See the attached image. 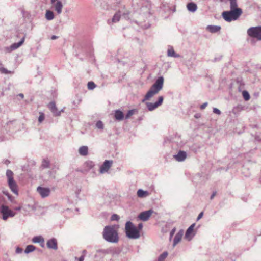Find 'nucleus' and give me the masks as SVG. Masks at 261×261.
I'll return each instance as SVG.
<instances>
[{
  "label": "nucleus",
  "mask_w": 261,
  "mask_h": 261,
  "mask_svg": "<svg viewBox=\"0 0 261 261\" xmlns=\"http://www.w3.org/2000/svg\"><path fill=\"white\" fill-rule=\"evenodd\" d=\"M164 81V79L162 76L159 77L154 83L151 86L142 100V102H144L145 101L149 100L154 95L157 94L163 89Z\"/></svg>",
  "instance_id": "nucleus-2"
},
{
  "label": "nucleus",
  "mask_w": 261,
  "mask_h": 261,
  "mask_svg": "<svg viewBox=\"0 0 261 261\" xmlns=\"http://www.w3.org/2000/svg\"><path fill=\"white\" fill-rule=\"evenodd\" d=\"M55 17L54 14L53 12L50 10H47L45 13V18L47 20H51Z\"/></svg>",
  "instance_id": "nucleus-27"
},
{
  "label": "nucleus",
  "mask_w": 261,
  "mask_h": 261,
  "mask_svg": "<svg viewBox=\"0 0 261 261\" xmlns=\"http://www.w3.org/2000/svg\"><path fill=\"white\" fill-rule=\"evenodd\" d=\"M216 194V192H214V193L212 194V195L211 196V198H211V199H213L214 198V197L215 196Z\"/></svg>",
  "instance_id": "nucleus-53"
},
{
  "label": "nucleus",
  "mask_w": 261,
  "mask_h": 261,
  "mask_svg": "<svg viewBox=\"0 0 261 261\" xmlns=\"http://www.w3.org/2000/svg\"><path fill=\"white\" fill-rule=\"evenodd\" d=\"M187 8L189 11L191 12H194L197 9V5L193 2L189 3L187 5Z\"/></svg>",
  "instance_id": "nucleus-20"
},
{
  "label": "nucleus",
  "mask_w": 261,
  "mask_h": 261,
  "mask_svg": "<svg viewBox=\"0 0 261 261\" xmlns=\"http://www.w3.org/2000/svg\"><path fill=\"white\" fill-rule=\"evenodd\" d=\"M213 112L218 115H220L221 113L220 110L216 108L213 109Z\"/></svg>",
  "instance_id": "nucleus-43"
},
{
  "label": "nucleus",
  "mask_w": 261,
  "mask_h": 261,
  "mask_svg": "<svg viewBox=\"0 0 261 261\" xmlns=\"http://www.w3.org/2000/svg\"><path fill=\"white\" fill-rule=\"evenodd\" d=\"M114 116L117 120L121 121L123 119L124 115L121 111L117 110L115 112Z\"/></svg>",
  "instance_id": "nucleus-19"
},
{
  "label": "nucleus",
  "mask_w": 261,
  "mask_h": 261,
  "mask_svg": "<svg viewBox=\"0 0 261 261\" xmlns=\"http://www.w3.org/2000/svg\"><path fill=\"white\" fill-rule=\"evenodd\" d=\"M230 1V9L232 10H234L235 9H240L238 8V4L237 2V0H229Z\"/></svg>",
  "instance_id": "nucleus-31"
},
{
  "label": "nucleus",
  "mask_w": 261,
  "mask_h": 261,
  "mask_svg": "<svg viewBox=\"0 0 261 261\" xmlns=\"http://www.w3.org/2000/svg\"><path fill=\"white\" fill-rule=\"evenodd\" d=\"M137 110L136 109H132V110H129L126 116H125V118L126 119H128L131 116H132L133 115H134L136 112H137Z\"/></svg>",
  "instance_id": "nucleus-35"
},
{
  "label": "nucleus",
  "mask_w": 261,
  "mask_h": 261,
  "mask_svg": "<svg viewBox=\"0 0 261 261\" xmlns=\"http://www.w3.org/2000/svg\"><path fill=\"white\" fill-rule=\"evenodd\" d=\"M248 35L261 40V26L251 27L247 30Z\"/></svg>",
  "instance_id": "nucleus-6"
},
{
  "label": "nucleus",
  "mask_w": 261,
  "mask_h": 261,
  "mask_svg": "<svg viewBox=\"0 0 261 261\" xmlns=\"http://www.w3.org/2000/svg\"><path fill=\"white\" fill-rule=\"evenodd\" d=\"M167 55L169 57H174V58H179L180 55L178 54H176L173 48L172 47H170L168 48L167 51Z\"/></svg>",
  "instance_id": "nucleus-21"
},
{
  "label": "nucleus",
  "mask_w": 261,
  "mask_h": 261,
  "mask_svg": "<svg viewBox=\"0 0 261 261\" xmlns=\"http://www.w3.org/2000/svg\"><path fill=\"white\" fill-rule=\"evenodd\" d=\"M13 172L10 170H7L6 171V176L8 179V186L12 192L18 195V186L17 183L13 178Z\"/></svg>",
  "instance_id": "nucleus-5"
},
{
  "label": "nucleus",
  "mask_w": 261,
  "mask_h": 261,
  "mask_svg": "<svg viewBox=\"0 0 261 261\" xmlns=\"http://www.w3.org/2000/svg\"><path fill=\"white\" fill-rule=\"evenodd\" d=\"M6 163H9V161H6Z\"/></svg>",
  "instance_id": "nucleus-60"
},
{
  "label": "nucleus",
  "mask_w": 261,
  "mask_h": 261,
  "mask_svg": "<svg viewBox=\"0 0 261 261\" xmlns=\"http://www.w3.org/2000/svg\"><path fill=\"white\" fill-rule=\"evenodd\" d=\"M184 233L182 230H179L178 233L175 235L174 240L173 246L174 247L178 243H179L181 240Z\"/></svg>",
  "instance_id": "nucleus-15"
},
{
  "label": "nucleus",
  "mask_w": 261,
  "mask_h": 261,
  "mask_svg": "<svg viewBox=\"0 0 261 261\" xmlns=\"http://www.w3.org/2000/svg\"><path fill=\"white\" fill-rule=\"evenodd\" d=\"M18 96H20L21 98H23L24 97V95L22 93L19 94Z\"/></svg>",
  "instance_id": "nucleus-56"
},
{
  "label": "nucleus",
  "mask_w": 261,
  "mask_h": 261,
  "mask_svg": "<svg viewBox=\"0 0 261 261\" xmlns=\"http://www.w3.org/2000/svg\"><path fill=\"white\" fill-rule=\"evenodd\" d=\"M203 216V212H201L198 216L197 218V221H198L200 219L202 218Z\"/></svg>",
  "instance_id": "nucleus-50"
},
{
  "label": "nucleus",
  "mask_w": 261,
  "mask_h": 261,
  "mask_svg": "<svg viewBox=\"0 0 261 261\" xmlns=\"http://www.w3.org/2000/svg\"><path fill=\"white\" fill-rule=\"evenodd\" d=\"M242 11L241 9H231L230 11H224L222 13V16L225 20L227 22H231L237 20L241 15Z\"/></svg>",
  "instance_id": "nucleus-3"
},
{
  "label": "nucleus",
  "mask_w": 261,
  "mask_h": 261,
  "mask_svg": "<svg viewBox=\"0 0 261 261\" xmlns=\"http://www.w3.org/2000/svg\"><path fill=\"white\" fill-rule=\"evenodd\" d=\"M75 259L77 261H84V255H82L80 258H77V257H75Z\"/></svg>",
  "instance_id": "nucleus-47"
},
{
  "label": "nucleus",
  "mask_w": 261,
  "mask_h": 261,
  "mask_svg": "<svg viewBox=\"0 0 261 261\" xmlns=\"http://www.w3.org/2000/svg\"><path fill=\"white\" fill-rule=\"evenodd\" d=\"M242 94L245 100H248L250 99V95L247 91H243Z\"/></svg>",
  "instance_id": "nucleus-37"
},
{
  "label": "nucleus",
  "mask_w": 261,
  "mask_h": 261,
  "mask_svg": "<svg viewBox=\"0 0 261 261\" xmlns=\"http://www.w3.org/2000/svg\"><path fill=\"white\" fill-rule=\"evenodd\" d=\"M119 219V217L117 214H113L111 217L112 220L118 221Z\"/></svg>",
  "instance_id": "nucleus-41"
},
{
  "label": "nucleus",
  "mask_w": 261,
  "mask_h": 261,
  "mask_svg": "<svg viewBox=\"0 0 261 261\" xmlns=\"http://www.w3.org/2000/svg\"><path fill=\"white\" fill-rule=\"evenodd\" d=\"M50 167V162L47 159H43L42 161L40 168L42 169L48 168Z\"/></svg>",
  "instance_id": "nucleus-26"
},
{
  "label": "nucleus",
  "mask_w": 261,
  "mask_h": 261,
  "mask_svg": "<svg viewBox=\"0 0 261 261\" xmlns=\"http://www.w3.org/2000/svg\"><path fill=\"white\" fill-rule=\"evenodd\" d=\"M6 163H9V161H6Z\"/></svg>",
  "instance_id": "nucleus-59"
},
{
  "label": "nucleus",
  "mask_w": 261,
  "mask_h": 261,
  "mask_svg": "<svg viewBox=\"0 0 261 261\" xmlns=\"http://www.w3.org/2000/svg\"><path fill=\"white\" fill-rule=\"evenodd\" d=\"M195 226V223L192 224L187 229V230L186 231L185 238L189 241L191 240L195 235V234L193 233V230H194Z\"/></svg>",
  "instance_id": "nucleus-11"
},
{
  "label": "nucleus",
  "mask_w": 261,
  "mask_h": 261,
  "mask_svg": "<svg viewBox=\"0 0 261 261\" xmlns=\"http://www.w3.org/2000/svg\"><path fill=\"white\" fill-rule=\"evenodd\" d=\"M48 106L54 115L59 116L61 114V111H58L56 104L54 102H50Z\"/></svg>",
  "instance_id": "nucleus-16"
},
{
  "label": "nucleus",
  "mask_w": 261,
  "mask_h": 261,
  "mask_svg": "<svg viewBox=\"0 0 261 261\" xmlns=\"http://www.w3.org/2000/svg\"><path fill=\"white\" fill-rule=\"evenodd\" d=\"M174 158L178 162H182L187 158V153L184 151L180 150L177 154L174 155Z\"/></svg>",
  "instance_id": "nucleus-14"
},
{
  "label": "nucleus",
  "mask_w": 261,
  "mask_h": 261,
  "mask_svg": "<svg viewBox=\"0 0 261 261\" xmlns=\"http://www.w3.org/2000/svg\"><path fill=\"white\" fill-rule=\"evenodd\" d=\"M32 242L34 243H40L42 247H44V238L41 236H37L33 238Z\"/></svg>",
  "instance_id": "nucleus-18"
},
{
  "label": "nucleus",
  "mask_w": 261,
  "mask_h": 261,
  "mask_svg": "<svg viewBox=\"0 0 261 261\" xmlns=\"http://www.w3.org/2000/svg\"><path fill=\"white\" fill-rule=\"evenodd\" d=\"M2 199H3V197L1 195H0V203H1V202L2 201Z\"/></svg>",
  "instance_id": "nucleus-58"
},
{
  "label": "nucleus",
  "mask_w": 261,
  "mask_h": 261,
  "mask_svg": "<svg viewBox=\"0 0 261 261\" xmlns=\"http://www.w3.org/2000/svg\"><path fill=\"white\" fill-rule=\"evenodd\" d=\"M23 208L25 210H34V206L33 205H31L30 204H28V205H25Z\"/></svg>",
  "instance_id": "nucleus-42"
},
{
  "label": "nucleus",
  "mask_w": 261,
  "mask_h": 261,
  "mask_svg": "<svg viewBox=\"0 0 261 261\" xmlns=\"http://www.w3.org/2000/svg\"><path fill=\"white\" fill-rule=\"evenodd\" d=\"M57 0H50V2L51 4H54L55 2H56Z\"/></svg>",
  "instance_id": "nucleus-57"
},
{
  "label": "nucleus",
  "mask_w": 261,
  "mask_h": 261,
  "mask_svg": "<svg viewBox=\"0 0 261 261\" xmlns=\"http://www.w3.org/2000/svg\"><path fill=\"white\" fill-rule=\"evenodd\" d=\"M112 160H105L100 167L99 172L101 174L108 172L113 164Z\"/></svg>",
  "instance_id": "nucleus-9"
},
{
  "label": "nucleus",
  "mask_w": 261,
  "mask_h": 261,
  "mask_svg": "<svg viewBox=\"0 0 261 261\" xmlns=\"http://www.w3.org/2000/svg\"><path fill=\"white\" fill-rule=\"evenodd\" d=\"M102 237L105 241L111 243H117L119 236L117 228L114 225H108L104 227Z\"/></svg>",
  "instance_id": "nucleus-1"
},
{
  "label": "nucleus",
  "mask_w": 261,
  "mask_h": 261,
  "mask_svg": "<svg viewBox=\"0 0 261 261\" xmlns=\"http://www.w3.org/2000/svg\"><path fill=\"white\" fill-rule=\"evenodd\" d=\"M21 206H18V207H16L14 208V210H16V211H19L21 209Z\"/></svg>",
  "instance_id": "nucleus-54"
},
{
  "label": "nucleus",
  "mask_w": 261,
  "mask_h": 261,
  "mask_svg": "<svg viewBox=\"0 0 261 261\" xmlns=\"http://www.w3.org/2000/svg\"><path fill=\"white\" fill-rule=\"evenodd\" d=\"M25 36L22 37L19 42L13 43L9 47L7 48L8 51H12L20 47L23 44Z\"/></svg>",
  "instance_id": "nucleus-13"
},
{
  "label": "nucleus",
  "mask_w": 261,
  "mask_h": 261,
  "mask_svg": "<svg viewBox=\"0 0 261 261\" xmlns=\"http://www.w3.org/2000/svg\"><path fill=\"white\" fill-rule=\"evenodd\" d=\"M88 148L86 146H82L79 149V153L80 155L85 156L88 154Z\"/></svg>",
  "instance_id": "nucleus-23"
},
{
  "label": "nucleus",
  "mask_w": 261,
  "mask_h": 261,
  "mask_svg": "<svg viewBox=\"0 0 261 261\" xmlns=\"http://www.w3.org/2000/svg\"><path fill=\"white\" fill-rule=\"evenodd\" d=\"M54 10L57 12L58 14L62 13L63 4L60 1H58L53 4Z\"/></svg>",
  "instance_id": "nucleus-17"
},
{
  "label": "nucleus",
  "mask_w": 261,
  "mask_h": 261,
  "mask_svg": "<svg viewBox=\"0 0 261 261\" xmlns=\"http://www.w3.org/2000/svg\"><path fill=\"white\" fill-rule=\"evenodd\" d=\"M85 165L88 170L91 169L95 165L94 162L91 161L86 162Z\"/></svg>",
  "instance_id": "nucleus-34"
},
{
  "label": "nucleus",
  "mask_w": 261,
  "mask_h": 261,
  "mask_svg": "<svg viewBox=\"0 0 261 261\" xmlns=\"http://www.w3.org/2000/svg\"><path fill=\"white\" fill-rule=\"evenodd\" d=\"M168 252L165 251L161 254L158 257L157 261H164L168 256Z\"/></svg>",
  "instance_id": "nucleus-33"
},
{
  "label": "nucleus",
  "mask_w": 261,
  "mask_h": 261,
  "mask_svg": "<svg viewBox=\"0 0 261 261\" xmlns=\"http://www.w3.org/2000/svg\"><path fill=\"white\" fill-rule=\"evenodd\" d=\"M44 115L43 113H40V115L38 118V122L41 123L44 119Z\"/></svg>",
  "instance_id": "nucleus-40"
},
{
  "label": "nucleus",
  "mask_w": 261,
  "mask_h": 261,
  "mask_svg": "<svg viewBox=\"0 0 261 261\" xmlns=\"http://www.w3.org/2000/svg\"><path fill=\"white\" fill-rule=\"evenodd\" d=\"M23 251V249L20 248V247H17L16 248V253H17V254H20V253H21Z\"/></svg>",
  "instance_id": "nucleus-46"
},
{
  "label": "nucleus",
  "mask_w": 261,
  "mask_h": 261,
  "mask_svg": "<svg viewBox=\"0 0 261 261\" xmlns=\"http://www.w3.org/2000/svg\"><path fill=\"white\" fill-rule=\"evenodd\" d=\"M153 213V211L151 209L148 211L141 212L138 215V218L143 221H146L148 220L151 214Z\"/></svg>",
  "instance_id": "nucleus-10"
},
{
  "label": "nucleus",
  "mask_w": 261,
  "mask_h": 261,
  "mask_svg": "<svg viewBox=\"0 0 261 261\" xmlns=\"http://www.w3.org/2000/svg\"><path fill=\"white\" fill-rule=\"evenodd\" d=\"M143 228V224L142 223H139L138 225V228L139 230H141Z\"/></svg>",
  "instance_id": "nucleus-51"
},
{
  "label": "nucleus",
  "mask_w": 261,
  "mask_h": 261,
  "mask_svg": "<svg viewBox=\"0 0 261 261\" xmlns=\"http://www.w3.org/2000/svg\"><path fill=\"white\" fill-rule=\"evenodd\" d=\"M58 38H59V37H58V36H56V35H53V36L51 37L50 39H51V40H55V39H58Z\"/></svg>",
  "instance_id": "nucleus-52"
},
{
  "label": "nucleus",
  "mask_w": 261,
  "mask_h": 261,
  "mask_svg": "<svg viewBox=\"0 0 261 261\" xmlns=\"http://www.w3.org/2000/svg\"><path fill=\"white\" fill-rule=\"evenodd\" d=\"M96 127L100 129H103V124L101 121H98L96 123Z\"/></svg>",
  "instance_id": "nucleus-38"
},
{
  "label": "nucleus",
  "mask_w": 261,
  "mask_h": 261,
  "mask_svg": "<svg viewBox=\"0 0 261 261\" xmlns=\"http://www.w3.org/2000/svg\"><path fill=\"white\" fill-rule=\"evenodd\" d=\"M47 248L55 250L58 249L57 241L55 238L49 239L46 243Z\"/></svg>",
  "instance_id": "nucleus-12"
},
{
  "label": "nucleus",
  "mask_w": 261,
  "mask_h": 261,
  "mask_svg": "<svg viewBox=\"0 0 261 261\" xmlns=\"http://www.w3.org/2000/svg\"><path fill=\"white\" fill-rule=\"evenodd\" d=\"M0 214H2V219L4 220H6L9 217H14L15 213L10 210L8 206L2 205L0 206Z\"/></svg>",
  "instance_id": "nucleus-7"
},
{
  "label": "nucleus",
  "mask_w": 261,
  "mask_h": 261,
  "mask_svg": "<svg viewBox=\"0 0 261 261\" xmlns=\"http://www.w3.org/2000/svg\"><path fill=\"white\" fill-rule=\"evenodd\" d=\"M163 100L164 97L163 96H160L159 97L158 101L155 102L158 107L162 104Z\"/></svg>",
  "instance_id": "nucleus-39"
},
{
  "label": "nucleus",
  "mask_w": 261,
  "mask_h": 261,
  "mask_svg": "<svg viewBox=\"0 0 261 261\" xmlns=\"http://www.w3.org/2000/svg\"><path fill=\"white\" fill-rule=\"evenodd\" d=\"M37 192L42 198H46L50 195V189L47 187L39 186L37 188Z\"/></svg>",
  "instance_id": "nucleus-8"
},
{
  "label": "nucleus",
  "mask_w": 261,
  "mask_h": 261,
  "mask_svg": "<svg viewBox=\"0 0 261 261\" xmlns=\"http://www.w3.org/2000/svg\"><path fill=\"white\" fill-rule=\"evenodd\" d=\"M125 233L129 239H136L140 237L139 230L130 221H127L125 224Z\"/></svg>",
  "instance_id": "nucleus-4"
},
{
  "label": "nucleus",
  "mask_w": 261,
  "mask_h": 261,
  "mask_svg": "<svg viewBox=\"0 0 261 261\" xmlns=\"http://www.w3.org/2000/svg\"><path fill=\"white\" fill-rule=\"evenodd\" d=\"M82 254H83L82 255H84V256H85V255L87 254V251L86 250H83Z\"/></svg>",
  "instance_id": "nucleus-55"
},
{
  "label": "nucleus",
  "mask_w": 261,
  "mask_h": 261,
  "mask_svg": "<svg viewBox=\"0 0 261 261\" xmlns=\"http://www.w3.org/2000/svg\"><path fill=\"white\" fill-rule=\"evenodd\" d=\"M129 12L127 11L126 12L123 13V16L125 19H127L128 18V15H129Z\"/></svg>",
  "instance_id": "nucleus-49"
},
{
  "label": "nucleus",
  "mask_w": 261,
  "mask_h": 261,
  "mask_svg": "<svg viewBox=\"0 0 261 261\" xmlns=\"http://www.w3.org/2000/svg\"><path fill=\"white\" fill-rule=\"evenodd\" d=\"M6 163H9V161H6Z\"/></svg>",
  "instance_id": "nucleus-61"
},
{
  "label": "nucleus",
  "mask_w": 261,
  "mask_h": 261,
  "mask_svg": "<svg viewBox=\"0 0 261 261\" xmlns=\"http://www.w3.org/2000/svg\"><path fill=\"white\" fill-rule=\"evenodd\" d=\"M208 103L207 102L203 103L202 105L200 106V109H204L206 108V107L207 106Z\"/></svg>",
  "instance_id": "nucleus-48"
},
{
  "label": "nucleus",
  "mask_w": 261,
  "mask_h": 261,
  "mask_svg": "<svg viewBox=\"0 0 261 261\" xmlns=\"http://www.w3.org/2000/svg\"><path fill=\"white\" fill-rule=\"evenodd\" d=\"M35 250V247L32 245H28L24 250V252L26 254H28L30 252H33Z\"/></svg>",
  "instance_id": "nucleus-30"
},
{
  "label": "nucleus",
  "mask_w": 261,
  "mask_h": 261,
  "mask_svg": "<svg viewBox=\"0 0 261 261\" xmlns=\"http://www.w3.org/2000/svg\"><path fill=\"white\" fill-rule=\"evenodd\" d=\"M3 193L7 196L9 200L12 203H16V201L15 198L12 196L7 191H3Z\"/></svg>",
  "instance_id": "nucleus-29"
},
{
  "label": "nucleus",
  "mask_w": 261,
  "mask_h": 261,
  "mask_svg": "<svg viewBox=\"0 0 261 261\" xmlns=\"http://www.w3.org/2000/svg\"><path fill=\"white\" fill-rule=\"evenodd\" d=\"M87 87L88 89L93 90L94 88H95L96 85L94 84L93 82L91 81L88 83Z\"/></svg>",
  "instance_id": "nucleus-36"
},
{
  "label": "nucleus",
  "mask_w": 261,
  "mask_h": 261,
  "mask_svg": "<svg viewBox=\"0 0 261 261\" xmlns=\"http://www.w3.org/2000/svg\"><path fill=\"white\" fill-rule=\"evenodd\" d=\"M149 193L147 191H144L142 189H139L137 191V196L139 198H144L148 196Z\"/></svg>",
  "instance_id": "nucleus-22"
},
{
  "label": "nucleus",
  "mask_w": 261,
  "mask_h": 261,
  "mask_svg": "<svg viewBox=\"0 0 261 261\" xmlns=\"http://www.w3.org/2000/svg\"><path fill=\"white\" fill-rule=\"evenodd\" d=\"M120 16H121L120 11H119L118 12L116 13L115 14V15L113 16L112 19V22L113 23H116V22H118L120 20Z\"/></svg>",
  "instance_id": "nucleus-28"
},
{
  "label": "nucleus",
  "mask_w": 261,
  "mask_h": 261,
  "mask_svg": "<svg viewBox=\"0 0 261 261\" xmlns=\"http://www.w3.org/2000/svg\"><path fill=\"white\" fill-rule=\"evenodd\" d=\"M108 253V251L106 250L100 249L96 251V253L95 255V257L100 256L101 255H104Z\"/></svg>",
  "instance_id": "nucleus-32"
},
{
  "label": "nucleus",
  "mask_w": 261,
  "mask_h": 261,
  "mask_svg": "<svg viewBox=\"0 0 261 261\" xmlns=\"http://www.w3.org/2000/svg\"><path fill=\"white\" fill-rule=\"evenodd\" d=\"M221 27L217 25H208L207 27V30L212 33H216L219 31Z\"/></svg>",
  "instance_id": "nucleus-24"
},
{
  "label": "nucleus",
  "mask_w": 261,
  "mask_h": 261,
  "mask_svg": "<svg viewBox=\"0 0 261 261\" xmlns=\"http://www.w3.org/2000/svg\"><path fill=\"white\" fill-rule=\"evenodd\" d=\"M0 70L3 73L8 74L10 73V71H8L7 69L4 68H2L1 69H0Z\"/></svg>",
  "instance_id": "nucleus-44"
},
{
  "label": "nucleus",
  "mask_w": 261,
  "mask_h": 261,
  "mask_svg": "<svg viewBox=\"0 0 261 261\" xmlns=\"http://www.w3.org/2000/svg\"><path fill=\"white\" fill-rule=\"evenodd\" d=\"M175 230H176L175 228H174L170 231V240H171L172 238L173 237V235L174 234L175 232Z\"/></svg>",
  "instance_id": "nucleus-45"
},
{
  "label": "nucleus",
  "mask_w": 261,
  "mask_h": 261,
  "mask_svg": "<svg viewBox=\"0 0 261 261\" xmlns=\"http://www.w3.org/2000/svg\"><path fill=\"white\" fill-rule=\"evenodd\" d=\"M146 106L148 110L149 111H152L158 107L156 102L152 103V102H146Z\"/></svg>",
  "instance_id": "nucleus-25"
}]
</instances>
